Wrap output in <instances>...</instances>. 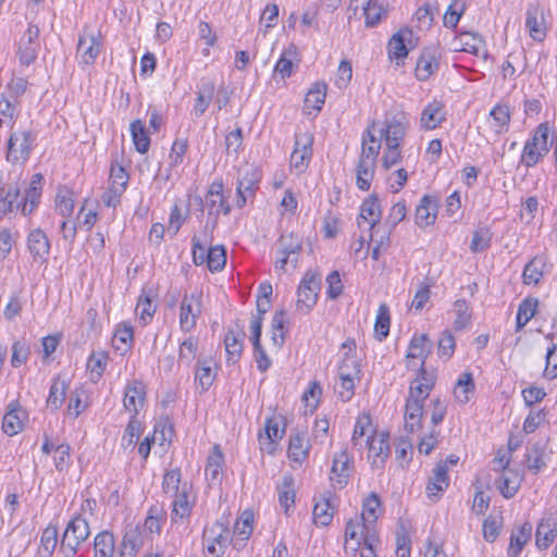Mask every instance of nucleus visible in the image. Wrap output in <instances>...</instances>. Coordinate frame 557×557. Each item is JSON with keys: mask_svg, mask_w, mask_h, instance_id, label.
I'll list each match as a JSON object with an SVG mask.
<instances>
[{"mask_svg": "<svg viewBox=\"0 0 557 557\" xmlns=\"http://www.w3.org/2000/svg\"><path fill=\"white\" fill-rule=\"evenodd\" d=\"M434 376L424 370L421 371L420 377H416L410 383L404 412L406 432L416 433L421 430L423 403L429 397L432 388L434 387Z\"/></svg>", "mask_w": 557, "mask_h": 557, "instance_id": "nucleus-1", "label": "nucleus"}, {"mask_svg": "<svg viewBox=\"0 0 557 557\" xmlns=\"http://www.w3.org/2000/svg\"><path fill=\"white\" fill-rule=\"evenodd\" d=\"M90 535L89 524L85 518L77 516L66 525L60 542V552L64 557H74Z\"/></svg>", "mask_w": 557, "mask_h": 557, "instance_id": "nucleus-2", "label": "nucleus"}, {"mask_svg": "<svg viewBox=\"0 0 557 557\" xmlns=\"http://www.w3.org/2000/svg\"><path fill=\"white\" fill-rule=\"evenodd\" d=\"M549 126L541 123L533 132L532 137L524 144L520 163L527 168H533L549 151L548 147Z\"/></svg>", "mask_w": 557, "mask_h": 557, "instance_id": "nucleus-3", "label": "nucleus"}, {"mask_svg": "<svg viewBox=\"0 0 557 557\" xmlns=\"http://www.w3.org/2000/svg\"><path fill=\"white\" fill-rule=\"evenodd\" d=\"M321 287V278L313 272L305 273L297 289L296 308L298 311L308 313L317 304Z\"/></svg>", "mask_w": 557, "mask_h": 557, "instance_id": "nucleus-4", "label": "nucleus"}, {"mask_svg": "<svg viewBox=\"0 0 557 557\" xmlns=\"http://www.w3.org/2000/svg\"><path fill=\"white\" fill-rule=\"evenodd\" d=\"M202 539L207 552L221 557L230 543V530L224 522L216 521L211 527L205 528Z\"/></svg>", "mask_w": 557, "mask_h": 557, "instance_id": "nucleus-5", "label": "nucleus"}, {"mask_svg": "<svg viewBox=\"0 0 557 557\" xmlns=\"http://www.w3.org/2000/svg\"><path fill=\"white\" fill-rule=\"evenodd\" d=\"M313 135L310 132H299L295 135V147L290 156V168L301 174L308 168L312 157Z\"/></svg>", "mask_w": 557, "mask_h": 557, "instance_id": "nucleus-6", "label": "nucleus"}, {"mask_svg": "<svg viewBox=\"0 0 557 557\" xmlns=\"http://www.w3.org/2000/svg\"><path fill=\"white\" fill-rule=\"evenodd\" d=\"M39 34L38 25L29 23L17 44V57L22 65L28 66L37 59L40 48Z\"/></svg>", "mask_w": 557, "mask_h": 557, "instance_id": "nucleus-7", "label": "nucleus"}, {"mask_svg": "<svg viewBox=\"0 0 557 557\" xmlns=\"http://www.w3.org/2000/svg\"><path fill=\"white\" fill-rule=\"evenodd\" d=\"M407 126L408 120L405 113L396 112L386 114L384 127L381 129L385 146H400L406 135Z\"/></svg>", "mask_w": 557, "mask_h": 557, "instance_id": "nucleus-8", "label": "nucleus"}, {"mask_svg": "<svg viewBox=\"0 0 557 557\" xmlns=\"http://www.w3.org/2000/svg\"><path fill=\"white\" fill-rule=\"evenodd\" d=\"M102 48V36L100 32L84 29L79 35L77 44V57L81 62L89 65L98 58Z\"/></svg>", "mask_w": 557, "mask_h": 557, "instance_id": "nucleus-9", "label": "nucleus"}, {"mask_svg": "<svg viewBox=\"0 0 557 557\" xmlns=\"http://www.w3.org/2000/svg\"><path fill=\"white\" fill-rule=\"evenodd\" d=\"M201 314V295L193 293L185 295L180 306V327L188 333L195 329L197 320Z\"/></svg>", "mask_w": 557, "mask_h": 557, "instance_id": "nucleus-10", "label": "nucleus"}, {"mask_svg": "<svg viewBox=\"0 0 557 557\" xmlns=\"http://www.w3.org/2000/svg\"><path fill=\"white\" fill-rule=\"evenodd\" d=\"M34 137L30 132H14L8 140L7 160L12 163L24 162L29 158Z\"/></svg>", "mask_w": 557, "mask_h": 557, "instance_id": "nucleus-11", "label": "nucleus"}, {"mask_svg": "<svg viewBox=\"0 0 557 557\" xmlns=\"http://www.w3.org/2000/svg\"><path fill=\"white\" fill-rule=\"evenodd\" d=\"M352 468V458L349 456L347 448H343L335 454L331 469V481L339 488L347 485Z\"/></svg>", "mask_w": 557, "mask_h": 557, "instance_id": "nucleus-12", "label": "nucleus"}, {"mask_svg": "<svg viewBox=\"0 0 557 557\" xmlns=\"http://www.w3.org/2000/svg\"><path fill=\"white\" fill-rule=\"evenodd\" d=\"M366 445L369 448V458L375 467H382L389 455L388 433L376 432L368 435Z\"/></svg>", "mask_w": 557, "mask_h": 557, "instance_id": "nucleus-13", "label": "nucleus"}, {"mask_svg": "<svg viewBox=\"0 0 557 557\" xmlns=\"http://www.w3.org/2000/svg\"><path fill=\"white\" fill-rule=\"evenodd\" d=\"M27 249L33 261L39 264L46 262L50 251V242L40 228L32 230L27 235Z\"/></svg>", "mask_w": 557, "mask_h": 557, "instance_id": "nucleus-14", "label": "nucleus"}, {"mask_svg": "<svg viewBox=\"0 0 557 557\" xmlns=\"http://www.w3.org/2000/svg\"><path fill=\"white\" fill-rule=\"evenodd\" d=\"M381 214L379 198L375 195H371L363 200L360 207V213L357 220L358 227L362 228L368 226V230H373L380 223Z\"/></svg>", "mask_w": 557, "mask_h": 557, "instance_id": "nucleus-15", "label": "nucleus"}, {"mask_svg": "<svg viewBox=\"0 0 557 557\" xmlns=\"http://www.w3.org/2000/svg\"><path fill=\"white\" fill-rule=\"evenodd\" d=\"M358 0H350V5ZM362 13L367 27H375L383 18H386L389 4L387 0H362Z\"/></svg>", "mask_w": 557, "mask_h": 557, "instance_id": "nucleus-16", "label": "nucleus"}, {"mask_svg": "<svg viewBox=\"0 0 557 557\" xmlns=\"http://www.w3.org/2000/svg\"><path fill=\"white\" fill-rule=\"evenodd\" d=\"M525 27L533 40L541 42L545 39L546 26L543 11L539 4H529L527 9Z\"/></svg>", "mask_w": 557, "mask_h": 557, "instance_id": "nucleus-17", "label": "nucleus"}, {"mask_svg": "<svg viewBox=\"0 0 557 557\" xmlns=\"http://www.w3.org/2000/svg\"><path fill=\"white\" fill-rule=\"evenodd\" d=\"M260 176L256 171L246 172L244 176L237 180V199L236 205L238 208H243L246 202L253 198Z\"/></svg>", "mask_w": 557, "mask_h": 557, "instance_id": "nucleus-18", "label": "nucleus"}, {"mask_svg": "<svg viewBox=\"0 0 557 557\" xmlns=\"http://www.w3.org/2000/svg\"><path fill=\"white\" fill-rule=\"evenodd\" d=\"M334 495L331 492H324L313 507V521L317 525L327 527L331 524L334 516V505L332 503Z\"/></svg>", "mask_w": 557, "mask_h": 557, "instance_id": "nucleus-19", "label": "nucleus"}, {"mask_svg": "<svg viewBox=\"0 0 557 557\" xmlns=\"http://www.w3.org/2000/svg\"><path fill=\"white\" fill-rule=\"evenodd\" d=\"M456 42L458 44L455 46L456 50L459 48V50L469 52L476 57H487L485 42L478 34L463 32L456 38Z\"/></svg>", "mask_w": 557, "mask_h": 557, "instance_id": "nucleus-20", "label": "nucleus"}, {"mask_svg": "<svg viewBox=\"0 0 557 557\" xmlns=\"http://www.w3.org/2000/svg\"><path fill=\"white\" fill-rule=\"evenodd\" d=\"M253 513L250 510H245L234 524L233 546L236 549H242L246 545V541L250 537L253 527Z\"/></svg>", "mask_w": 557, "mask_h": 557, "instance_id": "nucleus-21", "label": "nucleus"}, {"mask_svg": "<svg viewBox=\"0 0 557 557\" xmlns=\"http://www.w3.org/2000/svg\"><path fill=\"white\" fill-rule=\"evenodd\" d=\"M206 206L209 209V214L219 215L220 212L224 214L230 213L231 207L224 199L222 182H213L210 185L206 197Z\"/></svg>", "mask_w": 557, "mask_h": 557, "instance_id": "nucleus-22", "label": "nucleus"}, {"mask_svg": "<svg viewBox=\"0 0 557 557\" xmlns=\"http://www.w3.org/2000/svg\"><path fill=\"white\" fill-rule=\"evenodd\" d=\"M557 536V524L554 518L543 517L535 532V545L539 549L548 548Z\"/></svg>", "mask_w": 557, "mask_h": 557, "instance_id": "nucleus-23", "label": "nucleus"}, {"mask_svg": "<svg viewBox=\"0 0 557 557\" xmlns=\"http://www.w3.org/2000/svg\"><path fill=\"white\" fill-rule=\"evenodd\" d=\"M437 199L433 196H423L416 209V223L419 227H426L434 223L437 215Z\"/></svg>", "mask_w": 557, "mask_h": 557, "instance_id": "nucleus-24", "label": "nucleus"}, {"mask_svg": "<svg viewBox=\"0 0 557 557\" xmlns=\"http://www.w3.org/2000/svg\"><path fill=\"white\" fill-rule=\"evenodd\" d=\"M440 63L436 55L435 49H425L422 51L417 65H416V77L419 81L429 79L437 70Z\"/></svg>", "mask_w": 557, "mask_h": 557, "instance_id": "nucleus-25", "label": "nucleus"}, {"mask_svg": "<svg viewBox=\"0 0 557 557\" xmlns=\"http://www.w3.org/2000/svg\"><path fill=\"white\" fill-rule=\"evenodd\" d=\"M42 180L44 177L39 173L32 176L30 184L23 198L22 214H30L38 206L41 196Z\"/></svg>", "mask_w": 557, "mask_h": 557, "instance_id": "nucleus-26", "label": "nucleus"}, {"mask_svg": "<svg viewBox=\"0 0 557 557\" xmlns=\"http://www.w3.org/2000/svg\"><path fill=\"white\" fill-rule=\"evenodd\" d=\"M284 430L272 419H268L264 426V434L259 435L260 449L273 455L276 450V443L282 440Z\"/></svg>", "mask_w": 557, "mask_h": 557, "instance_id": "nucleus-27", "label": "nucleus"}, {"mask_svg": "<svg viewBox=\"0 0 557 557\" xmlns=\"http://www.w3.org/2000/svg\"><path fill=\"white\" fill-rule=\"evenodd\" d=\"M446 113L444 104L437 100L430 102L422 111L420 124L422 128L434 129L443 121H445Z\"/></svg>", "mask_w": 557, "mask_h": 557, "instance_id": "nucleus-28", "label": "nucleus"}, {"mask_svg": "<svg viewBox=\"0 0 557 557\" xmlns=\"http://www.w3.org/2000/svg\"><path fill=\"white\" fill-rule=\"evenodd\" d=\"M532 530L533 528L530 522H524L522 525L512 530L508 547V557H518L520 555L525 544L531 540Z\"/></svg>", "mask_w": 557, "mask_h": 557, "instance_id": "nucleus-29", "label": "nucleus"}, {"mask_svg": "<svg viewBox=\"0 0 557 557\" xmlns=\"http://www.w3.org/2000/svg\"><path fill=\"white\" fill-rule=\"evenodd\" d=\"M145 401L144 385L139 382L128 384L125 389L123 405L125 409L132 413V418L138 413Z\"/></svg>", "mask_w": 557, "mask_h": 557, "instance_id": "nucleus-30", "label": "nucleus"}, {"mask_svg": "<svg viewBox=\"0 0 557 557\" xmlns=\"http://www.w3.org/2000/svg\"><path fill=\"white\" fill-rule=\"evenodd\" d=\"M310 444L305 431H298L290 435L288 457L296 462H301L309 453Z\"/></svg>", "mask_w": 557, "mask_h": 557, "instance_id": "nucleus-31", "label": "nucleus"}, {"mask_svg": "<svg viewBox=\"0 0 557 557\" xmlns=\"http://www.w3.org/2000/svg\"><path fill=\"white\" fill-rule=\"evenodd\" d=\"M509 106L505 103L496 104L490 112L488 121L495 134L506 133L510 123Z\"/></svg>", "mask_w": 557, "mask_h": 557, "instance_id": "nucleus-32", "label": "nucleus"}, {"mask_svg": "<svg viewBox=\"0 0 557 557\" xmlns=\"http://www.w3.org/2000/svg\"><path fill=\"white\" fill-rule=\"evenodd\" d=\"M278 253H286L292 256L290 258V267L295 269L298 263V257L302 249V240L297 235L290 234H283L281 235L278 239Z\"/></svg>", "mask_w": 557, "mask_h": 557, "instance_id": "nucleus-33", "label": "nucleus"}, {"mask_svg": "<svg viewBox=\"0 0 557 557\" xmlns=\"http://www.w3.org/2000/svg\"><path fill=\"white\" fill-rule=\"evenodd\" d=\"M428 343H429L428 336L425 334H422V335L413 336L409 344V349H408L406 358L408 360H411V359L421 360L420 368H419V374L417 377L421 376L422 370H424L426 372V370L424 368V363H425V359L430 351L429 348H426Z\"/></svg>", "mask_w": 557, "mask_h": 557, "instance_id": "nucleus-34", "label": "nucleus"}, {"mask_svg": "<svg viewBox=\"0 0 557 557\" xmlns=\"http://www.w3.org/2000/svg\"><path fill=\"white\" fill-rule=\"evenodd\" d=\"M411 37L412 32L408 28L400 29L398 33L394 34L387 45L389 57L396 59L406 58L408 54L406 41Z\"/></svg>", "mask_w": 557, "mask_h": 557, "instance_id": "nucleus-35", "label": "nucleus"}, {"mask_svg": "<svg viewBox=\"0 0 557 557\" xmlns=\"http://www.w3.org/2000/svg\"><path fill=\"white\" fill-rule=\"evenodd\" d=\"M25 411L21 408L10 409L3 417L2 430L9 435L13 436L20 433L24 426Z\"/></svg>", "mask_w": 557, "mask_h": 557, "instance_id": "nucleus-36", "label": "nucleus"}, {"mask_svg": "<svg viewBox=\"0 0 557 557\" xmlns=\"http://www.w3.org/2000/svg\"><path fill=\"white\" fill-rule=\"evenodd\" d=\"M474 389L475 385L472 374L470 372L461 373L454 388L456 400L462 405L467 404L473 395Z\"/></svg>", "mask_w": 557, "mask_h": 557, "instance_id": "nucleus-37", "label": "nucleus"}, {"mask_svg": "<svg viewBox=\"0 0 557 557\" xmlns=\"http://www.w3.org/2000/svg\"><path fill=\"white\" fill-rule=\"evenodd\" d=\"M525 462L529 470L533 473H539L546 467L545 461V447L542 443H535L525 454Z\"/></svg>", "mask_w": 557, "mask_h": 557, "instance_id": "nucleus-38", "label": "nucleus"}, {"mask_svg": "<svg viewBox=\"0 0 557 557\" xmlns=\"http://www.w3.org/2000/svg\"><path fill=\"white\" fill-rule=\"evenodd\" d=\"M380 149H381V143L375 138V136L368 128L366 134L362 137V149H361L359 160L360 161H369L370 163L375 164Z\"/></svg>", "mask_w": 557, "mask_h": 557, "instance_id": "nucleus-39", "label": "nucleus"}, {"mask_svg": "<svg viewBox=\"0 0 557 557\" xmlns=\"http://www.w3.org/2000/svg\"><path fill=\"white\" fill-rule=\"evenodd\" d=\"M131 135L136 150L139 153H146L150 147V138L145 124L140 120L131 123Z\"/></svg>", "mask_w": 557, "mask_h": 557, "instance_id": "nucleus-40", "label": "nucleus"}, {"mask_svg": "<svg viewBox=\"0 0 557 557\" xmlns=\"http://www.w3.org/2000/svg\"><path fill=\"white\" fill-rule=\"evenodd\" d=\"M381 511V502L376 493H370L362 504L361 520L369 524H375Z\"/></svg>", "mask_w": 557, "mask_h": 557, "instance_id": "nucleus-41", "label": "nucleus"}, {"mask_svg": "<svg viewBox=\"0 0 557 557\" xmlns=\"http://www.w3.org/2000/svg\"><path fill=\"white\" fill-rule=\"evenodd\" d=\"M214 94V84L212 82H203L199 91L197 92L196 102L194 106V114L201 116L208 109Z\"/></svg>", "mask_w": 557, "mask_h": 557, "instance_id": "nucleus-42", "label": "nucleus"}, {"mask_svg": "<svg viewBox=\"0 0 557 557\" xmlns=\"http://www.w3.org/2000/svg\"><path fill=\"white\" fill-rule=\"evenodd\" d=\"M58 545V528L49 524L41 534L39 554L41 557H51Z\"/></svg>", "mask_w": 557, "mask_h": 557, "instance_id": "nucleus-43", "label": "nucleus"}, {"mask_svg": "<svg viewBox=\"0 0 557 557\" xmlns=\"http://www.w3.org/2000/svg\"><path fill=\"white\" fill-rule=\"evenodd\" d=\"M95 557H113L114 537L113 534L103 531L96 535L94 541Z\"/></svg>", "mask_w": 557, "mask_h": 557, "instance_id": "nucleus-44", "label": "nucleus"}, {"mask_svg": "<svg viewBox=\"0 0 557 557\" xmlns=\"http://www.w3.org/2000/svg\"><path fill=\"white\" fill-rule=\"evenodd\" d=\"M243 336L244 334L240 332L235 334L232 330L226 333L224 344L228 362L235 363L239 359L243 349Z\"/></svg>", "mask_w": 557, "mask_h": 557, "instance_id": "nucleus-45", "label": "nucleus"}, {"mask_svg": "<svg viewBox=\"0 0 557 557\" xmlns=\"http://www.w3.org/2000/svg\"><path fill=\"white\" fill-rule=\"evenodd\" d=\"M223 462L224 458L221 448L219 445H214L207 459L206 476L208 480L212 482L219 480Z\"/></svg>", "mask_w": 557, "mask_h": 557, "instance_id": "nucleus-46", "label": "nucleus"}, {"mask_svg": "<svg viewBox=\"0 0 557 557\" xmlns=\"http://www.w3.org/2000/svg\"><path fill=\"white\" fill-rule=\"evenodd\" d=\"M373 433H376V431L372 429L370 416L361 414L358 417L351 436V443L354 447H362L363 436L368 437V435H372Z\"/></svg>", "mask_w": 557, "mask_h": 557, "instance_id": "nucleus-47", "label": "nucleus"}, {"mask_svg": "<svg viewBox=\"0 0 557 557\" xmlns=\"http://www.w3.org/2000/svg\"><path fill=\"white\" fill-rule=\"evenodd\" d=\"M156 308L157 307L152 302L150 292H146L144 289L138 298L136 306V314L138 315L139 320L144 325L148 324L151 321L156 312Z\"/></svg>", "mask_w": 557, "mask_h": 557, "instance_id": "nucleus-48", "label": "nucleus"}, {"mask_svg": "<svg viewBox=\"0 0 557 557\" xmlns=\"http://www.w3.org/2000/svg\"><path fill=\"white\" fill-rule=\"evenodd\" d=\"M545 262L543 258L535 257L527 263L523 270V283L531 285L537 284L543 277Z\"/></svg>", "mask_w": 557, "mask_h": 557, "instance_id": "nucleus-49", "label": "nucleus"}, {"mask_svg": "<svg viewBox=\"0 0 557 557\" xmlns=\"http://www.w3.org/2000/svg\"><path fill=\"white\" fill-rule=\"evenodd\" d=\"M66 389L67 385L65 381L61 380L59 376L55 377L49 391L47 406L52 410H58L65 399Z\"/></svg>", "mask_w": 557, "mask_h": 557, "instance_id": "nucleus-50", "label": "nucleus"}, {"mask_svg": "<svg viewBox=\"0 0 557 557\" xmlns=\"http://www.w3.org/2000/svg\"><path fill=\"white\" fill-rule=\"evenodd\" d=\"M391 317L389 308L386 304H381L377 309V314L374 324L375 337L383 341L389 333Z\"/></svg>", "mask_w": 557, "mask_h": 557, "instance_id": "nucleus-51", "label": "nucleus"}, {"mask_svg": "<svg viewBox=\"0 0 557 557\" xmlns=\"http://www.w3.org/2000/svg\"><path fill=\"white\" fill-rule=\"evenodd\" d=\"M173 495L175 496L173 500V515L180 518L188 517L191 511L193 503L186 485L184 484L181 492Z\"/></svg>", "mask_w": 557, "mask_h": 557, "instance_id": "nucleus-52", "label": "nucleus"}, {"mask_svg": "<svg viewBox=\"0 0 557 557\" xmlns=\"http://www.w3.org/2000/svg\"><path fill=\"white\" fill-rule=\"evenodd\" d=\"M327 86L324 83H315L306 95L305 104L307 108H312L317 111L322 109L325 101Z\"/></svg>", "mask_w": 557, "mask_h": 557, "instance_id": "nucleus-53", "label": "nucleus"}, {"mask_svg": "<svg viewBox=\"0 0 557 557\" xmlns=\"http://www.w3.org/2000/svg\"><path fill=\"white\" fill-rule=\"evenodd\" d=\"M537 299L525 298L518 308L517 312V331H520L535 315L537 308Z\"/></svg>", "mask_w": 557, "mask_h": 557, "instance_id": "nucleus-54", "label": "nucleus"}, {"mask_svg": "<svg viewBox=\"0 0 557 557\" xmlns=\"http://www.w3.org/2000/svg\"><path fill=\"white\" fill-rule=\"evenodd\" d=\"M133 335V326L129 323L119 324L113 336V346L115 349L126 351L131 346Z\"/></svg>", "mask_w": 557, "mask_h": 557, "instance_id": "nucleus-55", "label": "nucleus"}, {"mask_svg": "<svg viewBox=\"0 0 557 557\" xmlns=\"http://www.w3.org/2000/svg\"><path fill=\"white\" fill-rule=\"evenodd\" d=\"M374 168L375 164L370 163L369 161H360L357 164L356 176H357V186L361 190H368L371 186V182L374 176Z\"/></svg>", "mask_w": 557, "mask_h": 557, "instance_id": "nucleus-56", "label": "nucleus"}, {"mask_svg": "<svg viewBox=\"0 0 557 557\" xmlns=\"http://www.w3.org/2000/svg\"><path fill=\"white\" fill-rule=\"evenodd\" d=\"M520 486V479L517 473L504 472L498 481V490L505 498L516 495Z\"/></svg>", "mask_w": 557, "mask_h": 557, "instance_id": "nucleus-57", "label": "nucleus"}, {"mask_svg": "<svg viewBox=\"0 0 557 557\" xmlns=\"http://www.w3.org/2000/svg\"><path fill=\"white\" fill-rule=\"evenodd\" d=\"M207 265L211 272L221 271L226 264V250L222 245H216L208 249Z\"/></svg>", "mask_w": 557, "mask_h": 557, "instance_id": "nucleus-58", "label": "nucleus"}, {"mask_svg": "<svg viewBox=\"0 0 557 557\" xmlns=\"http://www.w3.org/2000/svg\"><path fill=\"white\" fill-rule=\"evenodd\" d=\"M108 355L104 351L92 352L87 361V369L90 371L91 381H98L107 367Z\"/></svg>", "mask_w": 557, "mask_h": 557, "instance_id": "nucleus-59", "label": "nucleus"}, {"mask_svg": "<svg viewBox=\"0 0 557 557\" xmlns=\"http://www.w3.org/2000/svg\"><path fill=\"white\" fill-rule=\"evenodd\" d=\"M361 367L358 358L349 352L344 354V358L338 367V376L355 377L360 380Z\"/></svg>", "mask_w": 557, "mask_h": 557, "instance_id": "nucleus-60", "label": "nucleus"}, {"mask_svg": "<svg viewBox=\"0 0 557 557\" xmlns=\"http://www.w3.org/2000/svg\"><path fill=\"white\" fill-rule=\"evenodd\" d=\"M285 311L281 310L274 313L272 319V336L273 344L277 347H282L285 342Z\"/></svg>", "mask_w": 557, "mask_h": 557, "instance_id": "nucleus-61", "label": "nucleus"}, {"mask_svg": "<svg viewBox=\"0 0 557 557\" xmlns=\"http://www.w3.org/2000/svg\"><path fill=\"white\" fill-rule=\"evenodd\" d=\"M295 491L293 488L292 475H285L282 484L278 486V502L285 508V511L294 504Z\"/></svg>", "mask_w": 557, "mask_h": 557, "instance_id": "nucleus-62", "label": "nucleus"}, {"mask_svg": "<svg viewBox=\"0 0 557 557\" xmlns=\"http://www.w3.org/2000/svg\"><path fill=\"white\" fill-rule=\"evenodd\" d=\"M198 350V341L194 337H188L181 343L178 349V363H184L187 367L195 359Z\"/></svg>", "mask_w": 557, "mask_h": 557, "instance_id": "nucleus-63", "label": "nucleus"}, {"mask_svg": "<svg viewBox=\"0 0 557 557\" xmlns=\"http://www.w3.org/2000/svg\"><path fill=\"white\" fill-rule=\"evenodd\" d=\"M57 210L62 216H70L74 210L73 193L66 188H62L57 194Z\"/></svg>", "mask_w": 557, "mask_h": 557, "instance_id": "nucleus-64", "label": "nucleus"}]
</instances>
